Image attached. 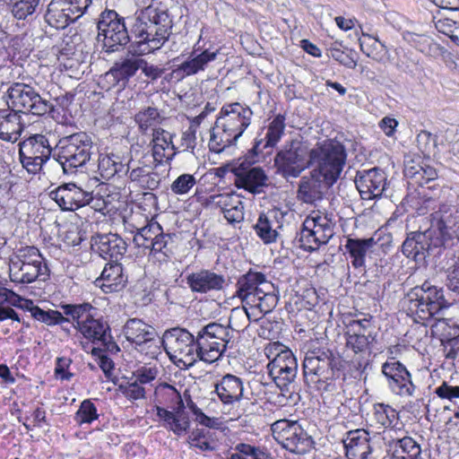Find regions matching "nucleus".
Returning <instances> with one entry per match:
<instances>
[{"mask_svg":"<svg viewBox=\"0 0 459 459\" xmlns=\"http://www.w3.org/2000/svg\"><path fill=\"white\" fill-rule=\"evenodd\" d=\"M33 318L50 326L60 325L62 329H65V324H72L71 317L65 316L63 311L44 310L41 307L34 309Z\"/></svg>","mask_w":459,"mask_h":459,"instance_id":"603ef678","label":"nucleus"},{"mask_svg":"<svg viewBox=\"0 0 459 459\" xmlns=\"http://www.w3.org/2000/svg\"><path fill=\"white\" fill-rule=\"evenodd\" d=\"M133 375L135 377L134 380L143 385L155 380L159 375V369L155 366H143L134 371Z\"/></svg>","mask_w":459,"mask_h":459,"instance_id":"774afa93","label":"nucleus"},{"mask_svg":"<svg viewBox=\"0 0 459 459\" xmlns=\"http://www.w3.org/2000/svg\"><path fill=\"white\" fill-rule=\"evenodd\" d=\"M127 283V275L124 273L122 264L118 262L108 263L95 284L105 293L122 290Z\"/></svg>","mask_w":459,"mask_h":459,"instance_id":"7c9ffc66","label":"nucleus"},{"mask_svg":"<svg viewBox=\"0 0 459 459\" xmlns=\"http://www.w3.org/2000/svg\"><path fill=\"white\" fill-rule=\"evenodd\" d=\"M403 39L421 53H428L430 50V39L426 35L404 31Z\"/></svg>","mask_w":459,"mask_h":459,"instance_id":"680f3d73","label":"nucleus"},{"mask_svg":"<svg viewBox=\"0 0 459 459\" xmlns=\"http://www.w3.org/2000/svg\"><path fill=\"white\" fill-rule=\"evenodd\" d=\"M93 150L91 137L85 132H77L59 139L54 148L53 159L66 175L82 169L91 160Z\"/></svg>","mask_w":459,"mask_h":459,"instance_id":"39448f33","label":"nucleus"},{"mask_svg":"<svg viewBox=\"0 0 459 459\" xmlns=\"http://www.w3.org/2000/svg\"><path fill=\"white\" fill-rule=\"evenodd\" d=\"M157 416L164 421L163 426L177 436L186 433L190 428L189 418L185 412L178 414L160 405L155 406Z\"/></svg>","mask_w":459,"mask_h":459,"instance_id":"4c0bfd02","label":"nucleus"},{"mask_svg":"<svg viewBox=\"0 0 459 459\" xmlns=\"http://www.w3.org/2000/svg\"><path fill=\"white\" fill-rule=\"evenodd\" d=\"M91 247L93 253L112 263L122 259L127 251V243L116 233H97L91 238Z\"/></svg>","mask_w":459,"mask_h":459,"instance_id":"393cba45","label":"nucleus"},{"mask_svg":"<svg viewBox=\"0 0 459 459\" xmlns=\"http://www.w3.org/2000/svg\"><path fill=\"white\" fill-rule=\"evenodd\" d=\"M359 47L362 53L377 62L384 61L387 54L385 44L381 42L377 37L368 33H362V38L359 39Z\"/></svg>","mask_w":459,"mask_h":459,"instance_id":"de8ad7c7","label":"nucleus"},{"mask_svg":"<svg viewBox=\"0 0 459 459\" xmlns=\"http://www.w3.org/2000/svg\"><path fill=\"white\" fill-rule=\"evenodd\" d=\"M268 281L264 273L250 269L238 279L236 296L242 302L252 304L255 301V297L263 292L262 289Z\"/></svg>","mask_w":459,"mask_h":459,"instance_id":"c85d7f7f","label":"nucleus"},{"mask_svg":"<svg viewBox=\"0 0 459 459\" xmlns=\"http://www.w3.org/2000/svg\"><path fill=\"white\" fill-rule=\"evenodd\" d=\"M390 391L401 397L413 396L417 386L407 368L395 358H389L381 367Z\"/></svg>","mask_w":459,"mask_h":459,"instance_id":"4be33fe9","label":"nucleus"},{"mask_svg":"<svg viewBox=\"0 0 459 459\" xmlns=\"http://www.w3.org/2000/svg\"><path fill=\"white\" fill-rule=\"evenodd\" d=\"M17 261L13 262V266L20 264H38L46 263L38 247L27 246L18 250L16 255Z\"/></svg>","mask_w":459,"mask_h":459,"instance_id":"4d7b16f0","label":"nucleus"},{"mask_svg":"<svg viewBox=\"0 0 459 459\" xmlns=\"http://www.w3.org/2000/svg\"><path fill=\"white\" fill-rule=\"evenodd\" d=\"M347 361L336 349L319 346L306 352L302 363L305 384L320 392L335 390V381L347 378Z\"/></svg>","mask_w":459,"mask_h":459,"instance_id":"f257e3e1","label":"nucleus"},{"mask_svg":"<svg viewBox=\"0 0 459 459\" xmlns=\"http://www.w3.org/2000/svg\"><path fill=\"white\" fill-rule=\"evenodd\" d=\"M268 374L281 392L290 393L298 374V360L293 352L283 345L267 365Z\"/></svg>","mask_w":459,"mask_h":459,"instance_id":"aec40b11","label":"nucleus"},{"mask_svg":"<svg viewBox=\"0 0 459 459\" xmlns=\"http://www.w3.org/2000/svg\"><path fill=\"white\" fill-rule=\"evenodd\" d=\"M149 22H152L160 31L172 34L173 19L169 10L164 6L151 4L139 13Z\"/></svg>","mask_w":459,"mask_h":459,"instance_id":"58836bf2","label":"nucleus"},{"mask_svg":"<svg viewBox=\"0 0 459 459\" xmlns=\"http://www.w3.org/2000/svg\"><path fill=\"white\" fill-rule=\"evenodd\" d=\"M330 186L325 182L323 176L315 174V170L312 169L308 177H302L299 180L298 197L306 204H313L321 200L324 189Z\"/></svg>","mask_w":459,"mask_h":459,"instance_id":"72a5a7b5","label":"nucleus"},{"mask_svg":"<svg viewBox=\"0 0 459 459\" xmlns=\"http://www.w3.org/2000/svg\"><path fill=\"white\" fill-rule=\"evenodd\" d=\"M273 212L261 213L254 225L256 235L264 244H271L276 241L278 237L277 228H281L279 222L275 220Z\"/></svg>","mask_w":459,"mask_h":459,"instance_id":"ea45409f","label":"nucleus"},{"mask_svg":"<svg viewBox=\"0 0 459 459\" xmlns=\"http://www.w3.org/2000/svg\"><path fill=\"white\" fill-rule=\"evenodd\" d=\"M19 272L11 275V281L18 283H31L43 276L45 281L49 276V269L46 263L38 264L17 265Z\"/></svg>","mask_w":459,"mask_h":459,"instance_id":"37998d69","label":"nucleus"},{"mask_svg":"<svg viewBox=\"0 0 459 459\" xmlns=\"http://www.w3.org/2000/svg\"><path fill=\"white\" fill-rule=\"evenodd\" d=\"M389 447L397 459H419L421 455L420 446L409 436L393 439L389 442Z\"/></svg>","mask_w":459,"mask_h":459,"instance_id":"a19ab883","label":"nucleus"},{"mask_svg":"<svg viewBox=\"0 0 459 459\" xmlns=\"http://www.w3.org/2000/svg\"><path fill=\"white\" fill-rule=\"evenodd\" d=\"M347 152L345 146L337 140H326L318 143L310 150L309 167L315 174L323 176L328 186H333L339 179L346 164Z\"/></svg>","mask_w":459,"mask_h":459,"instance_id":"20e7f679","label":"nucleus"},{"mask_svg":"<svg viewBox=\"0 0 459 459\" xmlns=\"http://www.w3.org/2000/svg\"><path fill=\"white\" fill-rule=\"evenodd\" d=\"M200 48L195 45L190 56L172 71L171 76L174 75L179 80L204 71L208 64L215 60L218 55V50L206 48L197 54Z\"/></svg>","mask_w":459,"mask_h":459,"instance_id":"c756f323","label":"nucleus"},{"mask_svg":"<svg viewBox=\"0 0 459 459\" xmlns=\"http://www.w3.org/2000/svg\"><path fill=\"white\" fill-rule=\"evenodd\" d=\"M59 307L64 314L70 316L72 325L79 331L84 338L94 344H100L110 352L117 354L120 348L111 335V329L108 322L99 316L98 308L89 302L78 304L61 303Z\"/></svg>","mask_w":459,"mask_h":459,"instance_id":"7ed1b4c3","label":"nucleus"},{"mask_svg":"<svg viewBox=\"0 0 459 459\" xmlns=\"http://www.w3.org/2000/svg\"><path fill=\"white\" fill-rule=\"evenodd\" d=\"M309 153L308 144L302 137L286 141L273 158L276 174L285 179L299 178L309 168Z\"/></svg>","mask_w":459,"mask_h":459,"instance_id":"6e6552de","label":"nucleus"},{"mask_svg":"<svg viewBox=\"0 0 459 459\" xmlns=\"http://www.w3.org/2000/svg\"><path fill=\"white\" fill-rule=\"evenodd\" d=\"M186 283L194 293L207 294L221 291L228 286L224 274L217 273L210 269H200L186 276Z\"/></svg>","mask_w":459,"mask_h":459,"instance_id":"a878e982","label":"nucleus"},{"mask_svg":"<svg viewBox=\"0 0 459 459\" xmlns=\"http://www.w3.org/2000/svg\"><path fill=\"white\" fill-rule=\"evenodd\" d=\"M166 351H172L187 358L190 361L198 359L199 350L196 348V335L182 327L166 330L160 339V346Z\"/></svg>","mask_w":459,"mask_h":459,"instance_id":"5701e85b","label":"nucleus"},{"mask_svg":"<svg viewBox=\"0 0 459 459\" xmlns=\"http://www.w3.org/2000/svg\"><path fill=\"white\" fill-rule=\"evenodd\" d=\"M198 360L212 363L220 359L232 338V329L217 322L201 327L196 333Z\"/></svg>","mask_w":459,"mask_h":459,"instance_id":"9d476101","label":"nucleus"},{"mask_svg":"<svg viewBox=\"0 0 459 459\" xmlns=\"http://www.w3.org/2000/svg\"><path fill=\"white\" fill-rule=\"evenodd\" d=\"M65 4L63 0H51L44 13L46 22L57 30L65 29L68 24V18L65 16Z\"/></svg>","mask_w":459,"mask_h":459,"instance_id":"09e8293b","label":"nucleus"},{"mask_svg":"<svg viewBox=\"0 0 459 459\" xmlns=\"http://www.w3.org/2000/svg\"><path fill=\"white\" fill-rule=\"evenodd\" d=\"M262 290L263 292L255 297V301L249 305L258 308L260 312L265 316L271 313L276 307L279 297L278 294L275 293L274 285L271 281L265 283V286Z\"/></svg>","mask_w":459,"mask_h":459,"instance_id":"8fccbe9b","label":"nucleus"},{"mask_svg":"<svg viewBox=\"0 0 459 459\" xmlns=\"http://www.w3.org/2000/svg\"><path fill=\"white\" fill-rule=\"evenodd\" d=\"M195 184L196 180L193 175L182 174L173 181L170 189L173 194L182 195L187 194Z\"/></svg>","mask_w":459,"mask_h":459,"instance_id":"e2e57ef3","label":"nucleus"},{"mask_svg":"<svg viewBox=\"0 0 459 459\" xmlns=\"http://www.w3.org/2000/svg\"><path fill=\"white\" fill-rule=\"evenodd\" d=\"M53 154L54 149L50 146L48 138L41 134H32L19 143V160L30 174L40 172L43 164Z\"/></svg>","mask_w":459,"mask_h":459,"instance_id":"f3484780","label":"nucleus"},{"mask_svg":"<svg viewBox=\"0 0 459 459\" xmlns=\"http://www.w3.org/2000/svg\"><path fill=\"white\" fill-rule=\"evenodd\" d=\"M286 127V115L277 114L267 126L260 128L248 150V159L251 162H264L273 153L279 143Z\"/></svg>","mask_w":459,"mask_h":459,"instance_id":"2eb2a0df","label":"nucleus"},{"mask_svg":"<svg viewBox=\"0 0 459 459\" xmlns=\"http://www.w3.org/2000/svg\"><path fill=\"white\" fill-rule=\"evenodd\" d=\"M275 440L290 453L305 455L315 446L311 436L297 420H280L272 425Z\"/></svg>","mask_w":459,"mask_h":459,"instance_id":"ddd939ff","label":"nucleus"},{"mask_svg":"<svg viewBox=\"0 0 459 459\" xmlns=\"http://www.w3.org/2000/svg\"><path fill=\"white\" fill-rule=\"evenodd\" d=\"M118 392H120L126 399L130 401H136L140 399H145L146 391L145 388L134 380L121 382L117 386Z\"/></svg>","mask_w":459,"mask_h":459,"instance_id":"052dcab7","label":"nucleus"},{"mask_svg":"<svg viewBox=\"0 0 459 459\" xmlns=\"http://www.w3.org/2000/svg\"><path fill=\"white\" fill-rule=\"evenodd\" d=\"M25 125L22 116L12 108L0 109V139L14 143L21 136Z\"/></svg>","mask_w":459,"mask_h":459,"instance_id":"f704fd0d","label":"nucleus"},{"mask_svg":"<svg viewBox=\"0 0 459 459\" xmlns=\"http://www.w3.org/2000/svg\"><path fill=\"white\" fill-rule=\"evenodd\" d=\"M374 419L384 428L394 427L399 419L398 412L392 406L385 403L374 404Z\"/></svg>","mask_w":459,"mask_h":459,"instance_id":"864d4df0","label":"nucleus"},{"mask_svg":"<svg viewBox=\"0 0 459 459\" xmlns=\"http://www.w3.org/2000/svg\"><path fill=\"white\" fill-rule=\"evenodd\" d=\"M342 45L337 41L332 44L327 49V55L333 60L338 62L349 69H355L357 66V53L354 49L344 47L343 49L341 48Z\"/></svg>","mask_w":459,"mask_h":459,"instance_id":"3c124183","label":"nucleus"},{"mask_svg":"<svg viewBox=\"0 0 459 459\" xmlns=\"http://www.w3.org/2000/svg\"><path fill=\"white\" fill-rule=\"evenodd\" d=\"M247 157L248 151L232 169L235 186L254 195L261 194L268 186V176L261 167H254L256 162H251Z\"/></svg>","mask_w":459,"mask_h":459,"instance_id":"412c9836","label":"nucleus"},{"mask_svg":"<svg viewBox=\"0 0 459 459\" xmlns=\"http://www.w3.org/2000/svg\"><path fill=\"white\" fill-rule=\"evenodd\" d=\"M404 299L409 303V309L424 320L433 317L450 306V302L445 299L443 288L433 285L429 281L411 288Z\"/></svg>","mask_w":459,"mask_h":459,"instance_id":"1a4fd4ad","label":"nucleus"},{"mask_svg":"<svg viewBox=\"0 0 459 459\" xmlns=\"http://www.w3.org/2000/svg\"><path fill=\"white\" fill-rule=\"evenodd\" d=\"M343 446L349 459H367L371 453L368 433L361 429L348 432Z\"/></svg>","mask_w":459,"mask_h":459,"instance_id":"c9c22d12","label":"nucleus"},{"mask_svg":"<svg viewBox=\"0 0 459 459\" xmlns=\"http://www.w3.org/2000/svg\"><path fill=\"white\" fill-rule=\"evenodd\" d=\"M88 191L75 183H65L51 191V198L63 211H75L87 205Z\"/></svg>","mask_w":459,"mask_h":459,"instance_id":"cd10ccee","label":"nucleus"},{"mask_svg":"<svg viewBox=\"0 0 459 459\" xmlns=\"http://www.w3.org/2000/svg\"><path fill=\"white\" fill-rule=\"evenodd\" d=\"M401 251L407 258H411L416 263H421L427 256H440L445 248L429 227L424 231L415 230L406 233Z\"/></svg>","mask_w":459,"mask_h":459,"instance_id":"dca6fc26","label":"nucleus"},{"mask_svg":"<svg viewBox=\"0 0 459 459\" xmlns=\"http://www.w3.org/2000/svg\"><path fill=\"white\" fill-rule=\"evenodd\" d=\"M131 56L116 61L112 67L106 73L107 80L114 87L121 90L130 87L131 79L134 78L139 71V59L143 55H135L129 53Z\"/></svg>","mask_w":459,"mask_h":459,"instance_id":"bb28decb","label":"nucleus"},{"mask_svg":"<svg viewBox=\"0 0 459 459\" xmlns=\"http://www.w3.org/2000/svg\"><path fill=\"white\" fill-rule=\"evenodd\" d=\"M99 418L96 405L89 399L83 400L75 415L74 420L79 425L91 424Z\"/></svg>","mask_w":459,"mask_h":459,"instance_id":"6e6d98bb","label":"nucleus"},{"mask_svg":"<svg viewBox=\"0 0 459 459\" xmlns=\"http://www.w3.org/2000/svg\"><path fill=\"white\" fill-rule=\"evenodd\" d=\"M376 244L374 238H347L344 244L345 252L355 269L366 273L367 255Z\"/></svg>","mask_w":459,"mask_h":459,"instance_id":"2f4dec72","label":"nucleus"},{"mask_svg":"<svg viewBox=\"0 0 459 459\" xmlns=\"http://www.w3.org/2000/svg\"><path fill=\"white\" fill-rule=\"evenodd\" d=\"M253 114V110L247 104L225 103L211 129L208 143L210 151L221 153L236 145L237 141L250 126Z\"/></svg>","mask_w":459,"mask_h":459,"instance_id":"f03ea898","label":"nucleus"},{"mask_svg":"<svg viewBox=\"0 0 459 459\" xmlns=\"http://www.w3.org/2000/svg\"><path fill=\"white\" fill-rule=\"evenodd\" d=\"M128 23L131 27V37H134L128 53L135 55L153 53L161 48L171 35L167 31H160L139 13H135L134 18H129Z\"/></svg>","mask_w":459,"mask_h":459,"instance_id":"9b49d317","label":"nucleus"},{"mask_svg":"<svg viewBox=\"0 0 459 459\" xmlns=\"http://www.w3.org/2000/svg\"><path fill=\"white\" fill-rule=\"evenodd\" d=\"M139 70H141L142 74L147 78L148 83L154 82L165 73L164 68L150 64L147 60L142 58V56H140L139 59Z\"/></svg>","mask_w":459,"mask_h":459,"instance_id":"0e129e2a","label":"nucleus"},{"mask_svg":"<svg viewBox=\"0 0 459 459\" xmlns=\"http://www.w3.org/2000/svg\"><path fill=\"white\" fill-rule=\"evenodd\" d=\"M241 199L235 193L212 195L206 200V205L212 204L215 207L221 208V212L227 211L233 207L240 205Z\"/></svg>","mask_w":459,"mask_h":459,"instance_id":"13d9d810","label":"nucleus"},{"mask_svg":"<svg viewBox=\"0 0 459 459\" xmlns=\"http://www.w3.org/2000/svg\"><path fill=\"white\" fill-rule=\"evenodd\" d=\"M115 10L105 9L99 16L97 22L98 39L103 42V50L107 54L119 52L132 45L131 27L128 19Z\"/></svg>","mask_w":459,"mask_h":459,"instance_id":"423d86ee","label":"nucleus"},{"mask_svg":"<svg viewBox=\"0 0 459 459\" xmlns=\"http://www.w3.org/2000/svg\"><path fill=\"white\" fill-rule=\"evenodd\" d=\"M215 392L224 405H232L244 398L243 380L232 374H227L215 384Z\"/></svg>","mask_w":459,"mask_h":459,"instance_id":"473e14b6","label":"nucleus"},{"mask_svg":"<svg viewBox=\"0 0 459 459\" xmlns=\"http://www.w3.org/2000/svg\"><path fill=\"white\" fill-rule=\"evenodd\" d=\"M129 179L143 190H156L160 185V176L148 166L137 167L130 170Z\"/></svg>","mask_w":459,"mask_h":459,"instance_id":"79ce46f5","label":"nucleus"},{"mask_svg":"<svg viewBox=\"0 0 459 459\" xmlns=\"http://www.w3.org/2000/svg\"><path fill=\"white\" fill-rule=\"evenodd\" d=\"M134 121L142 132L160 123V113L157 108L148 107L134 115Z\"/></svg>","mask_w":459,"mask_h":459,"instance_id":"5fc2aeb1","label":"nucleus"},{"mask_svg":"<svg viewBox=\"0 0 459 459\" xmlns=\"http://www.w3.org/2000/svg\"><path fill=\"white\" fill-rule=\"evenodd\" d=\"M126 340L152 358L160 353V338L156 329L139 318H129L123 327Z\"/></svg>","mask_w":459,"mask_h":459,"instance_id":"a211bd4d","label":"nucleus"},{"mask_svg":"<svg viewBox=\"0 0 459 459\" xmlns=\"http://www.w3.org/2000/svg\"><path fill=\"white\" fill-rule=\"evenodd\" d=\"M157 416L164 421L163 426L177 436L186 433L190 428L189 418L185 412L178 414L160 405L155 406Z\"/></svg>","mask_w":459,"mask_h":459,"instance_id":"e433bc0d","label":"nucleus"},{"mask_svg":"<svg viewBox=\"0 0 459 459\" xmlns=\"http://www.w3.org/2000/svg\"><path fill=\"white\" fill-rule=\"evenodd\" d=\"M417 144L419 150L424 155H429L432 151L437 147V135L432 134L428 131H421L417 135Z\"/></svg>","mask_w":459,"mask_h":459,"instance_id":"69168bd1","label":"nucleus"},{"mask_svg":"<svg viewBox=\"0 0 459 459\" xmlns=\"http://www.w3.org/2000/svg\"><path fill=\"white\" fill-rule=\"evenodd\" d=\"M46 94H39L35 86L23 82H13L7 89V106L19 114L44 116L53 114L55 106Z\"/></svg>","mask_w":459,"mask_h":459,"instance_id":"0eeeda50","label":"nucleus"},{"mask_svg":"<svg viewBox=\"0 0 459 459\" xmlns=\"http://www.w3.org/2000/svg\"><path fill=\"white\" fill-rule=\"evenodd\" d=\"M354 182L362 199L373 200L383 195L387 186V176L384 169L374 167L358 170Z\"/></svg>","mask_w":459,"mask_h":459,"instance_id":"b1692460","label":"nucleus"},{"mask_svg":"<svg viewBox=\"0 0 459 459\" xmlns=\"http://www.w3.org/2000/svg\"><path fill=\"white\" fill-rule=\"evenodd\" d=\"M114 153H100L99 156L98 170L100 176L105 179H110L113 178V167L116 162Z\"/></svg>","mask_w":459,"mask_h":459,"instance_id":"338daca9","label":"nucleus"},{"mask_svg":"<svg viewBox=\"0 0 459 459\" xmlns=\"http://www.w3.org/2000/svg\"><path fill=\"white\" fill-rule=\"evenodd\" d=\"M131 231L134 234L133 240L137 247L149 249L151 254L160 253L167 258L171 255L168 246L175 235L165 233L157 221H148L141 228L133 227Z\"/></svg>","mask_w":459,"mask_h":459,"instance_id":"6ab92c4d","label":"nucleus"},{"mask_svg":"<svg viewBox=\"0 0 459 459\" xmlns=\"http://www.w3.org/2000/svg\"><path fill=\"white\" fill-rule=\"evenodd\" d=\"M403 205H407L413 212L418 216H423L430 211H437L438 208L437 199L433 197H428L421 193L417 195H407L403 200Z\"/></svg>","mask_w":459,"mask_h":459,"instance_id":"49530a36","label":"nucleus"},{"mask_svg":"<svg viewBox=\"0 0 459 459\" xmlns=\"http://www.w3.org/2000/svg\"><path fill=\"white\" fill-rule=\"evenodd\" d=\"M47 0H10L11 12L14 18L26 20L38 15L43 10Z\"/></svg>","mask_w":459,"mask_h":459,"instance_id":"a18cd8bd","label":"nucleus"},{"mask_svg":"<svg viewBox=\"0 0 459 459\" xmlns=\"http://www.w3.org/2000/svg\"><path fill=\"white\" fill-rule=\"evenodd\" d=\"M429 228L441 245L451 249L459 243V206L440 204L430 214Z\"/></svg>","mask_w":459,"mask_h":459,"instance_id":"f8f14e48","label":"nucleus"},{"mask_svg":"<svg viewBox=\"0 0 459 459\" xmlns=\"http://www.w3.org/2000/svg\"><path fill=\"white\" fill-rule=\"evenodd\" d=\"M158 403L175 411L178 414L184 412L185 404L180 393L168 383L160 385L156 389Z\"/></svg>","mask_w":459,"mask_h":459,"instance_id":"c03bdc74","label":"nucleus"},{"mask_svg":"<svg viewBox=\"0 0 459 459\" xmlns=\"http://www.w3.org/2000/svg\"><path fill=\"white\" fill-rule=\"evenodd\" d=\"M333 236V228L327 216H307L295 237V242L303 250L312 253L329 242Z\"/></svg>","mask_w":459,"mask_h":459,"instance_id":"4468645a","label":"nucleus"},{"mask_svg":"<svg viewBox=\"0 0 459 459\" xmlns=\"http://www.w3.org/2000/svg\"><path fill=\"white\" fill-rule=\"evenodd\" d=\"M344 338L346 347L354 353L364 352L369 349L368 342L364 333H356L354 331L344 330Z\"/></svg>","mask_w":459,"mask_h":459,"instance_id":"bf43d9fd","label":"nucleus"}]
</instances>
